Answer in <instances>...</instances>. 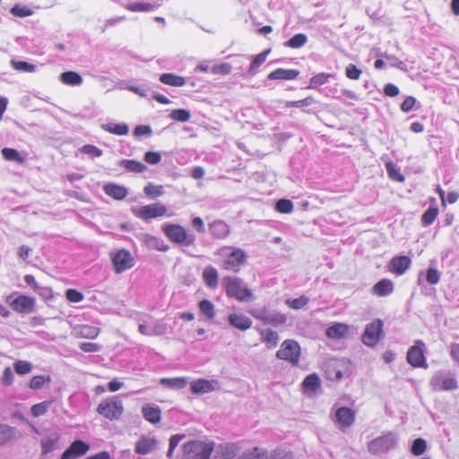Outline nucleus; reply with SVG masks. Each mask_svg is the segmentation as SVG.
Here are the masks:
<instances>
[{"mask_svg":"<svg viewBox=\"0 0 459 459\" xmlns=\"http://www.w3.org/2000/svg\"><path fill=\"white\" fill-rule=\"evenodd\" d=\"M222 285L228 298L239 302L247 301L252 298V290L244 285L242 280L238 277L225 276L222 279Z\"/></svg>","mask_w":459,"mask_h":459,"instance_id":"f257e3e1","label":"nucleus"},{"mask_svg":"<svg viewBox=\"0 0 459 459\" xmlns=\"http://www.w3.org/2000/svg\"><path fill=\"white\" fill-rule=\"evenodd\" d=\"M96 411L104 419L114 421L121 419L125 409L123 402L114 395L101 401L97 406Z\"/></svg>","mask_w":459,"mask_h":459,"instance_id":"f03ea898","label":"nucleus"},{"mask_svg":"<svg viewBox=\"0 0 459 459\" xmlns=\"http://www.w3.org/2000/svg\"><path fill=\"white\" fill-rule=\"evenodd\" d=\"M161 231L172 243L183 246H192L195 244V235L188 233L180 224L165 223L161 226Z\"/></svg>","mask_w":459,"mask_h":459,"instance_id":"7ed1b4c3","label":"nucleus"},{"mask_svg":"<svg viewBox=\"0 0 459 459\" xmlns=\"http://www.w3.org/2000/svg\"><path fill=\"white\" fill-rule=\"evenodd\" d=\"M212 442L192 440L183 446V455L186 459H210L213 451Z\"/></svg>","mask_w":459,"mask_h":459,"instance_id":"20e7f679","label":"nucleus"},{"mask_svg":"<svg viewBox=\"0 0 459 459\" xmlns=\"http://www.w3.org/2000/svg\"><path fill=\"white\" fill-rule=\"evenodd\" d=\"M226 249L230 250V252L222 262V269L231 271L233 273H238L241 266L247 262V253L241 248L226 246L222 247L219 252L221 253Z\"/></svg>","mask_w":459,"mask_h":459,"instance_id":"39448f33","label":"nucleus"},{"mask_svg":"<svg viewBox=\"0 0 459 459\" xmlns=\"http://www.w3.org/2000/svg\"><path fill=\"white\" fill-rule=\"evenodd\" d=\"M301 355V349L299 342L292 339L283 341L276 352L279 359L290 362L292 366H298Z\"/></svg>","mask_w":459,"mask_h":459,"instance_id":"423d86ee","label":"nucleus"},{"mask_svg":"<svg viewBox=\"0 0 459 459\" xmlns=\"http://www.w3.org/2000/svg\"><path fill=\"white\" fill-rule=\"evenodd\" d=\"M133 213L135 217L148 221L152 219L168 215V209L165 204L158 202L143 205L139 209H134Z\"/></svg>","mask_w":459,"mask_h":459,"instance_id":"0eeeda50","label":"nucleus"},{"mask_svg":"<svg viewBox=\"0 0 459 459\" xmlns=\"http://www.w3.org/2000/svg\"><path fill=\"white\" fill-rule=\"evenodd\" d=\"M111 262L116 273H122L134 265V258L126 249H119L113 253Z\"/></svg>","mask_w":459,"mask_h":459,"instance_id":"6e6552de","label":"nucleus"},{"mask_svg":"<svg viewBox=\"0 0 459 459\" xmlns=\"http://www.w3.org/2000/svg\"><path fill=\"white\" fill-rule=\"evenodd\" d=\"M383 336V321L376 319L366 325L362 334V342L369 347H374Z\"/></svg>","mask_w":459,"mask_h":459,"instance_id":"1a4fd4ad","label":"nucleus"},{"mask_svg":"<svg viewBox=\"0 0 459 459\" xmlns=\"http://www.w3.org/2000/svg\"><path fill=\"white\" fill-rule=\"evenodd\" d=\"M424 350L425 343L420 340L408 350L406 360L412 368H427Z\"/></svg>","mask_w":459,"mask_h":459,"instance_id":"9d476101","label":"nucleus"},{"mask_svg":"<svg viewBox=\"0 0 459 459\" xmlns=\"http://www.w3.org/2000/svg\"><path fill=\"white\" fill-rule=\"evenodd\" d=\"M7 302L12 310L19 314H30L35 307V299L23 294L18 295L14 299H12V296L8 297Z\"/></svg>","mask_w":459,"mask_h":459,"instance_id":"9b49d317","label":"nucleus"},{"mask_svg":"<svg viewBox=\"0 0 459 459\" xmlns=\"http://www.w3.org/2000/svg\"><path fill=\"white\" fill-rule=\"evenodd\" d=\"M356 420V412L349 407H339L334 413V422L342 430L351 427Z\"/></svg>","mask_w":459,"mask_h":459,"instance_id":"f8f14e48","label":"nucleus"},{"mask_svg":"<svg viewBox=\"0 0 459 459\" xmlns=\"http://www.w3.org/2000/svg\"><path fill=\"white\" fill-rule=\"evenodd\" d=\"M251 315L255 319L261 321L264 325H268L274 327L281 326L287 321L286 316L281 313L268 314L265 311H251Z\"/></svg>","mask_w":459,"mask_h":459,"instance_id":"ddd939ff","label":"nucleus"},{"mask_svg":"<svg viewBox=\"0 0 459 459\" xmlns=\"http://www.w3.org/2000/svg\"><path fill=\"white\" fill-rule=\"evenodd\" d=\"M90 450V446L82 440H74L61 455L60 459H77Z\"/></svg>","mask_w":459,"mask_h":459,"instance_id":"4468645a","label":"nucleus"},{"mask_svg":"<svg viewBox=\"0 0 459 459\" xmlns=\"http://www.w3.org/2000/svg\"><path fill=\"white\" fill-rule=\"evenodd\" d=\"M394 445V439L391 434L378 437L369 442L368 450L373 454H381L388 451Z\"/></svg>","mask_w":459,"mask_h":459,"instance_id":"2eb2a0df","label":"nucleus"},{"mask_svg":"<svg viewBox=\"0 0 459 459\" xmlns=\"http://www.w3.org/2000/svg\"><path fill=\"white\" fill-rule=\"evenodd\" d=\"M411 264V260L407 255H396L394 256L389 263V272L396 274H403Z\"/></svg>","mask_w":459,"mask_h":459,"instance_id":"dca6fc26","label":"nucleus"},{"mask_svg":"<svg viewBox=\"0 0 459 459\" xmlns=\"http://www.w3.org/2000/svg\"><path fill=\"white\" fill-rule=\"evenodd\" d=\"M228 322L230 326L242 332L250 329L253 324L251 318L242 313L237 312L231 313L228 316Z\"/></svg>","mask_w":459,"mask_h":459,"instance_id":"f3484780","label":"nucleus"},{"mask_svg":"<svg viewBox=\"0 0 459 459\" xmlns=\"http://www.w3.org/2000/svg\"><path fill=\"white\" fill-rule=\"evenodd\" d=\"M394 291V284L393 281L387 278L378 281L371 289L373 295L377 297H386Z\"/></svg>","mask_w":459,"mask_h":459,"instance_id":"a211bd4d","label":"nucleus"},{"mask_svg":"<svg viewBox=\"0 0 459 459\" xmlns=\"http://www.w3.org/2000/svg\"><path fill=\"white\" fill-rule=\"evenodd\" d=\"M350 327L347 324L334 323L326 329L325 335L329 339L339 340L345 338L348 335Z\"/></svg>","mask_w":459,"mask_h":459,"instance_id":"6ab92c4d","label":"nucleus"},{"mask_svg":"<svg viewBox=\"0 0 459 459\" xmlns=\"http://www.w3.org/2000/svg\"><path fill=\"white\" fill-rule=\"evenodd\" d=\"M257 332L259 333V334L261 336L262 342L264 343L265 347L268 350H273V349L276 348V346L278 345V342H279V335H278L277 332H275L270 328H266V329L257 328Z\"/></svg>","mask_w":459,"mask_h":459,"instance_id":"aec40b11","label":"nucleus"},{"mask_svg":"<svg viewBox=\"0 0 459 459\" xmlns=\"http://www.w3.org/2000/svg\"><path fill=\"white\" fill-rule=\"evenodd\" d=\"M142 413L144 420L152 424H157L161 420V410L157 405L150 403L143 405Z\"/></svg>","mask_w":459,"mask_h":459,"instance_id":"412c9836","label":"nucleus"},{"mask_svg":"<svg viewBox=\"0 0 459 459\" xmlns=\"http://www.w3.org/2000/svg\"><path fill=\"white\" fill-rule=\"evenodd\" d=\"M299 74V71L296 69H283L277 68L274 71L271 72L267 78L268 80H282V81H291L295 80Z\"/></svg>","mask_w":459,"mask_h":459,"instance_id":"4be33fe9","label":"nucleus"},{"mask_svg":"<svg viewBox=\"0 0 459 459\" xmlns=\"http://www.w3.org/2000/svg\"><path fill=\"white\" fill-rule=\"evenodd\" d=\"M209 230L212 237L223 239L230 234V226L221 220H217L209 224Z\"/></svg>","mask_w":459,"mask_h":459,"instance_id":"5701e85b","label":"nucleus"},{"mask_svg":"<svg viewBox=\"0 0 459 459\" xmlns=\"http://www.w3.org/2000/svg\"><path fill=\"white\" fill-rule=\"evenodd\" d=\"M103 190L107 195L112 197L115 200H123L128 195V191L125 186L114 183L104 185Z\"/></svg>","mask_w":459,"mask_h":459,"instance_id":"b1692460","label":"nucleus"},{"mask_svg":"<svg viewBox=\"0 0 459 459\" xmlns=\"http://www.w3.org/2000/svg\"><path fill=\"white\" fill-rule=\"evenodd\" d=\"M202 278L206 285L210 289H216L219 283V273L216 268L209 265L206 266L202 273Z\"/></svg>","mask_w":459,"mask_h":459,"instance_id":"393cba45","label":"nucleus"},{"mask_svg":"<svg viewBox=\"0 0 459 459\" xmlns=\"http://www.w3.org/2000/svg\"><path fill=\"white\" fill-rule=\"evenodd\" d=\"M75 337L83 339H95L100 333V328L89 325H81L74 329Z\"/></svg>","mask_w":459,"mask_h":459,"instance_id":"a878e982","label":"nucleus"},{"mask_svg":"<svg viewBox=\"0 0 459 459\" xmlns=\"http://www.w3.org/2000/svg\"><path fill=\"white\" fill-rule=\"evenodd\" d=\"M434 385L438 390L449 391L457 387V382L454 377H445L437 375L433 379Z\"/></svg>","mask_w":459,"mask_h":459,"instance_id":"bb28decb","label":"nucleus"},{"mask_svg":"<svg viewBox=\"0 0 459 459\" xmlns=\"http://www.w3.org/2000/svg\"><path fill=\"white\" fill-rule=\"evenodd\" d=\"M156 446L153 438L143 437L135 444L134 451L138 455H146L152 452Z\"/></svg>","mask_w":459,"mask_h":459,"instance_id":"cd10ccee","label":"nucleus"},{"mask_svg":"<svg viewBox=\"0 0 459 459\" xmlns=\"http://www.w3.org/2000/svg\"><path fill=\"white\" fill-rule=\"evenodd\" d=\"M213 389L212 382L207 379L200 378L191 383V392L194 394H207Z\"/></svg>","mask_w":459,"mask_h":459,"instance_id":"c85d7f7f","label":"nucleus"},{"mask_svg":"<svg viewBox=\"0 0 459 459\" xmlns=\"http://www.w3.org/2000/svg\"><path fill=\"white\" fill-rule=\"evenodd\" d=\"M160 383L169 389H183L187 385L188 379L185 377H163Z\"/></svg>","mask_w":459,"mask_h":459,"instance_id":"c756f323","label":"nucleus"},{"mask_svg":"<svg viewBox=\"0 0 459 459\" xmlns=\"http://www.w3.org/2000/svg\"><path fill=\"white\" fill-rule=\"evenodd\" d=\"M238 448L233 444L220 445L216 450V459H232L237 454Z\"/></svg>","mask_w":459,"mask_h":459,"instance_id":"7c9ffc66","label":"nucleus"},{"mask_svg":"<svg viewBox=\"0 0 459 459\" xmlns=\"http://www.w3.org/2000/svg\"><path fill=\"white\" fill-rule=\"evenodd\" d=\"M160 81L169 86L182 87L186 84V79L171 73H165L160 76Z\"/></svg>","mask_w":459,"mask_h":459,"instance_id":"2f4dec72","label":"nucleus"},{"mask_svg":"<svg viewBox=\"0 0 459 459\" xmlns=\"http://www.w3.org/2000/svg\"><path fill=\"white\" fill-rule=\"evenodd\" d=\"M200 313L208 320H212L215 317V307L213 303L208 299H203L198 304Z\"/></svg>","mask_w":459,"mask_h":459,"instance_id":"473e14b6","label":"nucleus"},{"mask_svg":"<svg viewBox=\"0 0 459 459\" xmlns=\"http://www.w3.org/2000/svg\"><path fill=\"white\" fill-rule=\"evenodd\" d=\"M439 214L438 206H429L421 215V224L424 227L431 225Z\"/></svg>","mask_w":459,"mask_h":459,"instance_id":"72a5a7b5","label":"nucleus"},{"mask_svg":"<svg viewBox=\"0 0 459 459\" xmlns=\"http://www.w3.org/2000/svg\"><path fill=\"white\" fill-rule=\"evenodd\" d=\"M270 51L271 49H266L264 52L254 56L248 68L249 74L255 75L258 72L260 65L265 62Z\"/></svg>","mask_w":459,"mask_h":459,"instance_id":"f704fd0d","label":"nucleus"},{"mask_svg":"<svg viewBox=\"0 0 459 459\" xmlns=\"http://www.w3.org/2000/svg\"><path fill=\"white\" fill-rule=\"evenodd\" d=\"M60 80L64 84L73 86L80 85L82 82V76L78 73L73 71L62 73L60 75Z\"/></svg>","mask_w":459,"mask_h":459,"instance_id":"c9c22d12","label":"nucleus"},{"mask_svg":"<svg viewBox=\"0 0 459 459\" xmlns=\"http://www.w3.org/2000/svg\"><path fill=\"white\" fill-rule=\"evenodd\" d=\"M59 442V436L57 434H54L51 437L41 439L40 445L42 449V454L47 455L52 452L56 448Z\"/></svg>","mask_w":459,"mask_h":459,"instance_id":"e433bc0d","label":"nucleus"},{"mask_svg":"<svg viewBox=\"0 0 459 459\" xmlns=\"http://www.w3.org/2000/svg\"><path fill=\"white\" fill-rule=\"evenodd\" d=\"M146 244L152 249L166 252L169 249V245H167L163 239L155 236H148L146 238Z\"/></svg>","mask_w":459,"mask_h":459,"instance_id":"4c0bfd02","label":"nucleus"},{"mask_svg":"<svg viewBox=\"0 0 459 459\" xmlns=\"http://www.w3.org/2000/svg\"><path fill=\"white\" fill-rule=\"evenodd\" d=\"M121 165L130 172L142 173L146 169V166L135 160H123Z\"/></svg>","mask_w":459,"mask_h":459,"instance_id":"58836bf2","label":"nucleus"},{"mask_svg":"<svg viewBox=\"0 0 459 459\" xmlns=\"http://www.w3.org/2000/svg\"><path fill=\"white\" fill-rule=\"evenodd\" d=\"M333 77V74L327 73H320L314 75L309 80V84L307 89H316L317 87L326 83L330 78Z\"/></svg>","mask_w":459,"mask_h":459,"instance_id":"ea45409f","label":"nucleus"},{"mask_svg":"<svg viewBox=\"0 0 459 459\" xmlns=\"http://www.w3.org/2000/svg\"><path fill=\"white\" fill-rule=\"evenodd\" d=\"M15 437V429L8 425L0 424V446L4 445Z\"/></svg>","mask_w":459,"mask_h":459,"instance_id":"a19ab883","label":"nucleus"},{"mask_svg":"<svg viewBox=\"0 0 459 459\" xmlns=\"http://www.w3.org/2000/svg\"><path fill=\"white\" fill-rule=\"evenodd\" d=\"M307 42V37L303 33H299L290 38L284 43L285 47L290 48H299Z\"/></svg>","mask_w":459,"mask_h":459,"instance_id":"79ce46f5","label":"nucleus"},{"mask_svg":"<svg viewBox=\"0 0 459 459\" xmlns=\"http://www.w3.org/2000/svg\"><path fill=\"white\" fill-rule=\"evenodd\" d=\"M143 192L151 198H157L164 195V187L161 185L149 183L144 186Z\"/></svg>","mask_w":459,"mask_h":459,"instance_id":"37998d69","label":"nucleus"},{"mask_svg":"<svg viewBox=\"0 0 459 459\" xmlns=\"http://www.w3.org/2000/svg\"><path fill=\"white\" fill-rule=\"evenodd\" d=\"M1 152H2L4 159L6 160L16 161L18 163H23V161H24V159L21 156V154L15 149L5 147V148L2 149Z\"/></svg>","mask_w":459,"mask_h":459,"instance_id":"c03bdc74","label":"nucleus"},{"mask_svg":"<svg viewBox=\"0 0 459 459\" xmlns=\"http://www.w3.org/2000/svg\"><path fill=\"white\" fill-rule=\"evenodd\" d=\"M308 302L309 299L307 296L302 295L297 299H288L286 300V305L291 309L298 310L305 307Z\"/></svg>","mask_w":459,"mask_h":459,"instance_id":"a18cd8bd","label":"nucleus"},{"mask_svg":"<svg viewBox=\"0 0 459 459\" xmlns=\"http://www.w3.org/2000/svg\"><path fill=\"white\" fill-rule=\"evenodd\" d=\"M104 129L117 135H126L129 132V128L126 124H108L104 126Z\"/></svg>","mask_w":459,"mask_h":459,"instance_id":"49530a36","label":"nucleus"},{"mask_svg":"<svg viewBox=\"0 0 459 459\" xmlns=\"http://www.w3.org/2000/svg\"><path fill=\"white\" fill-rule=\"evenodd\" d=\"M238 459H268V455L264 450L254 447L252 450L244 453Z\"/></svg>","mask_w":459,"mask_h":459,"instance_id":"de8ad7c7","label":"nucleus"},{"mask_svg":"<svg viewBox=\"0 0 459 459\" xmlns=\"http://www.w3.org/2000/svg\"><path fill=\"white\" fill-rule=\"evenodd\" d=\"M385 169L388 173V176L391 179L397 182H403L405 178L400 171L396 169L395 165L392 161H388L385 163Z\"/></svg>","mask_w":459,"mask_h":459,"instance_id":"09e8293b","label":"nucleus"},{"mask_svg":"<svg viewBox=\"0 0 459 459\" xmlns=\"http://www.w3.org/2000/svg\"><path fill=\"white\" fill-rule=\"evenodd\" d=\"M11 66L17 71H22L25 73H34L36 71V65L30 64L25 61H11Z\"/></svg>","mask_w":459,"mask_h":459,"instance_id":"8fccbe9b","label":"nucleus"},{"mask_svg":"<svg viewBox=\"0 0 459 459\" xmlns=\"http://www.w3.org/2000/svg\"><path fill=\"white\" fill-rule=\"evenodd\" d=\"M126 8L130 12H150L154 10L155 5L150 3H132L127 4Z\"/></svg>","mask_w":459,"mask_h":459,"instance_id":"3c124183","label":"nucleus"},{"mask_svg":"<svg viewBox=\"0 0 459 459\" xmlns=\"http://www.w3.org/2000/svg\"><path fill=\"white\" fill-rule=\"evenodd\" d=\"M303 386L312 391L316 390L320 386V378L316 374H310L305 377Z\"/></svg>","mask_w":459,"mask_h":459,"instance_id":"603ef678","label":"nucleus"},{"mask_svg":"<svg viewBox=\"0 0 459 459\" xmlns=\"http://www.w3.org/2000/svg\"><path fill=\"white\" fill-rule=\"evenodd\" d=\"M51 381V378L49 376H43V375H38L34 376L29 384L30 388L38 390L40 389L45 383H49Z\"/></svg>","mask_w":459,"mask_h":459,"instance_id":"864d4df0","label":"nucleus"},{"mask_svg":"<svg viewBox=\"0 0 459 459\" xmlns=\"http://www.w3.org/2000/svg\"><path fill=\"white\" fill-rule=\"evenodd\" d=\"M14 370L19 375L29 374L32 369L30 362L26 360H17L13 363Z\"/></svg>","mask_w":459,"mask_h":459,"instance_id":"5fc2aeb1","label":"nucleus"},{"mask_svg":"<svg viewBox=\"0 0 459 459\" xmlns=\"http://www.w3.org/2000/svg\"><path fill=\"white\" fill-rule=\"evenodd\" d=\"M427 449V443L423 438H417L413 441L411 452L414 455H421Z\"/></svg>","mask_w":459,"mask_h":459,"instance_id":"6e6d98bb","label":"nucleus"},{"mask_svg":"<svg viewBox=\"0 0 459 459\" xmlns=\"http://www.w3.org/2000/svg\"><path fill=\"white\" fill-rule=\"evenodd\" d=\"M316 100L312 96H308L300 100L287 101L285 107L287 108H304L312 105Z\"/></svg>","mask_w":459,"mask_h":459,"instance_id":"4d7b16f0","label":"nucleus"},{"mask_svg":"<svg viewBox=\"0 0 459 459\" xmlns=\"http://www.w3.org/2000/svg\"><path fill=\"white\" fill-rule=\"evenodd\" d=\"M232 66L228 63L215 65L211 67V73L216 75H227L231 73Z\"/></svg>","mask_w":459,"mask_h":459,"instance_id":"13d9d810","label":"nucleus"},{"mask_svg":"<svg viewBox=\"0 0 459 459\" xmlns=\"http://www.w3.org/2000/svg\"><path fill=\"white\" fill-rule=\"evenodd\" d=\"M275 209L281 213H290L293 211V204L289 199H280L276 203Z\"/></svg>","mask_w":459,"mask_h":459,"instance_id":"bf43d9fd","label":"nucleus"},{"mask_svg":"<svg viewBox=\"0 0 459 459\" xmlns=\"http://www.w3.org/2000/svg\"><path fill=\"white\" fill-rule=\"evenodd\" d=\"M50 403L49 402H42L37 404H34L31 407V414L33 417H39L44 415L49 407Z\"/></svg>","mask_w":459,"mask_h":459,"instance_id":"052dcab7","label":"nucleus"},{"mask_svg":"<svg viewBox=\"0 0 459 459\" xmlns=\"http://www.w3.org/2000/svg\"><path fill=\"white\" fill-rule=\"evenodd\" d=\"M65 298L70 302L78 303L83 299L84 296L75 289H68L65 291Z\"/></svg>","mask_w":459,"mask_h":459,"instance_id":"680f3d73","label":"nucleus"},{"mask_svg":"<svg viewBox=\"0 0 459 459\" xmlns=\"http://www.w3.org/2000/svg\"><path fill=\"white\" fill-rule=\"evenodd\" d=\"M79 348L83 352L93 353L100 351L102 349V346L96 342H81L79 344Z\"/></svg>","mask_w":459,"mask_h":459,"instance_id":"e2e57ef3","label":"nucleus"},{"mask_svg":"<svg viewBox=\"0 0 459 459\" xmlns=\"http://www.w3.org/2000/svg\"><path fill=\"white\" fill-rule=\"evenodd\" d=\"M361 74H362L361 70L359 69L353 64L348 65L345 69V74L351 80H358L360 77Z\"/></svg>","mask_w":459,"mask_h":459,"instance_id":"0e129e2a","label":"nucleus"},{"mask_svg":"<svg viewBox=\"0 0 459 459\" xmlns=\"http://www.w3.org/2000/svg\"><path fill=\"white\" fill-rule=\"evenodd\" d=\"M13 380H14V376L12 371V368L10 367H6L3 372V375L1 377V383L4 386H10L13 383Z\"/></svg>","mask_w":459,"mask_h":459,"instance_id":"69168bd1","label":"nucleus"},{"mask_svg":"<svg viewBox=\"0 0 459 459\" xmlns=\"http://www.w3.org/2000/svg\"><path fill=\"white\" fill-rule=\"evenodd\" d=\"M11 13L18 17H27L31 15L32 12L25 6L16 4L13 7H12Z\"/></svg>","mask_w":459,"mask_h":459,"instance_id":"338daca9","label":"nucleus"},{"mask_svg":"<svg viewBox=\"0 0 459 459\" xmlns=\"http://www.w3.org/2000/svg\"><path fill=\"white\" fill-rule=\"evenodd\" d=\"M440 273L435 268H429L426 273V281L429 284H437L439 281Z\"/></svg>","mask_w":459,"mask_h":459,"instance_id":"774afa93","label":"nucleus"}]
</instances>
